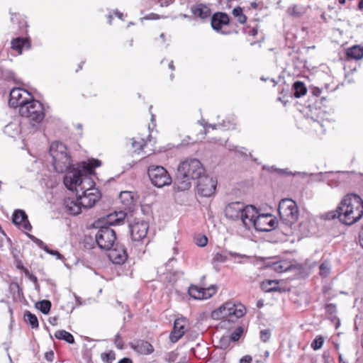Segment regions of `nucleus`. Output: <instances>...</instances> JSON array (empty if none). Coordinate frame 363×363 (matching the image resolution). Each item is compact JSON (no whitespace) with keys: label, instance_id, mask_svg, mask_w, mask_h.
Wrapping results in <instances>:
<instances>
[{"label":"nucleus","instance_id":"f257e3e1","mask_svg":"<svg viewBox=\"0 0 363 363\" xmlns=\"http://www.w3.org/2000/svg\"><path fill=\"white\" fill-rule=\"evenodd\" d=\"M363 216V201L357 194L346 195L335 211L327 212L321 216L323 220L338 218L345 225H350L357 222Z\"/></svg>","mask_w":363,"mask_h":363},{"label":"nucleus","instance_id":"f03ea898","mask_svg":"<svg viewBox=\"0 0 363 363\" xmlns=\"http://www.w3.org/2000/svg\"><path fill=\"white\" fill-rule=\"evenodd\" d=\"M206 169L196 158H187L177 167L174 186L178 191H186L191 188L192 181L197 180L204 175Z\"/></svg>","mask_w":363,"mask_h":363},{"label":"nucleus","instance_id":"7ed1b4c3","mask_svg":"<svg viewBox=\"0 0 363 363\" xmlns=\"http://www.w3.org/2000/svg\"><path fill=\"white\" fill-rule=\"evenodd\" d=\"M101 164L100 160L95 159L89 160L88 162H83L81 169L67 173L64 179L65 185L67 189L73 190L77 189V186H80L82 184H87V182H84V180L89 179L87 176L91 175L94 172V169L99 167Z\"/></svg>","mask_w":363,"mask_h":363},{"label":"nucleus","instance_id":"20e7f679","mask_svg":"<svg viewBox=\"0 0 363 363\" xmlns=\"http://www.w3.org/2000/svg\"><path fill=\"white\" fill-rule=\"evenodd\" d=\"M49 152L52 159V165L57 172L63 173L71 167V159L67 147L59 141L52 142Z\"/></svg>","mask_w":363,"mask_h":363},{"label":"nucleus","instance_id":"39448f33","mask_svg":"<svg viewBox=\"0 0 363 363\" xmlns=\"http://www.w3.org/2000/svg\"><path fill=\"white\" fill-rule=\"evenodd\" d=\"M225 216L232 220H241L245 226V220L252 218L256 213V208L252 205L245 206L240 201L231 202L225 208Z\"/></svg>","mask_w":363,"mask_h":363},{"label":"nucleus","instance_id":"423d86ee","mask_svg":"<svg viewBox=\"0 0 363 363\" xmlns=\"http://www.w3.org/2000/svg\"><path fill=\"white\" fill-rule=\"evenodd\" d=\"M278 222L277 218L270 213L259 214L256 208V213L248 220H245V228L250 229L254 228L257 231L269 232L277 228Z\"/></svg>","mask_w":363,"mask_h":363},{"label":"nucleus","instance_id":"0eeeda50","mask_svg":"<svg viewBox=\"0 0 363 363\" xmlns=\"http://www.w3.org/2000/svg\"><path fill=\"white\" fill-rule=\"evenodd\" d=\"M245 308L242 304L235 305L232 302H227L217 310L211 313V317L216 320H226L233 322L245 314Z\"/></svg>","mask_w":363,"mask_h":363},{"label":"nucleus","instance_id":"6e6552de","mask_svg":"<svg viewBox=\"0 0 363 363\" xmlns=\"http://www.w3.org/2000/svg\"><path fill=\"white\" fill-rule=\"evenodd\" d=\"M278 211L281 221L286 225L291 227L297 222L299 211L296 203L292 199H281Z\"/></svg>","mask_w":363,"mask_h":363},{"label":"nucleus","instance_id":"1a4fd4ad","mask_svg":"<svg viewBox=\"0 0 363 363\" xmlns=\"http://www.w3.org/2000/svg\"><path fill=\"white\" fill-rule=\"evenodd\" d=\"M84 182H87V187L86 184H82L80 186V191L82 194H79V190L77 191V196L81 199V205L84 208H91L97 201L101 198V194L99 191L94 188V182L91 179H86Z\"/></svg>","mask_w":363,"mask_h":363},{"label":"nucleus","instance_id":"9d476101","mask_svg":"<svg viewBox=\"0 0 363 363\" xmlns=\"http://www.w3.org/2000/svg\"><path fill=\"white\" fill-rule=\"evenodd\" d=\"M94 227L99 228L95 235L98 246L105 250H111L116 240V232L108 226L101 225V221H95Z\"/></svg>","mask_w":363,"mask_h":363},{"label":"nucleus","instance_id":"9b49d317","mask_svg":"<svg viewBox=\"0 0 363 363\" xmlns=\"http://www.w3.org/2000/svg\"><path fill=\"white\" fill-rule=\"evenodd\" d=\"M18 112L21 116L36 123H40L44 118L43 104L32 98L19 108Z\"/></svg>","mask_w":363,"mask_h":363},{"label":"nucleus","instance_id":"f8f14e48","mask_svg":"<svg viewBox=\"0 0 363 363\" xmlns=\"http://www.w3.org/2000/svg\"><path fill=\"white\" fill-rule=\"evenodd\" d=\"M147 174L151 183L157 188H162L172 184V177L167 169L162 166H150Z\"/></svg>","mask_w":363,"mask_h":363},{"label":"nucleus","instance_id":"ddd939ff","mask_svg":"<svg viewBox=\"0 0 363 363\" xmlns=\"http://www.w3.org/2000/svg\"><path fill=\"white\" fill-rule=\"evenodd\" d=\"M197 193L201 196L209 197L216 191L217 181L205 173L197 180Z\"/></svg>","mask_w":363,"mask_h":363},{"label":"nucleus","instance_id":"4468645a","mask_svg":"<svg viewBox=\"0 0 363 363\" xmlns=\"http://www.w3.org/2000/svg\"><path fill=\"white\" fill-rule=\"evenodd\" d=\"M31 99L28 91L21 88H14L10 91L9 104L12 107L21 108Z\"/></svg>","mask_w":363,"mask_h":363},{"label":"nucleus","instance_id":"2eb2a0df","mask_svg":"<svg viewBox=\"0 0 363 363\" xmlns=\"http://www.w3.org/2000/svg\"><path fill=\"white\" fill-rule=\"evenodd\" d=\"M217 287L211 285L208 288L199 287L196 285H191L189 288V294L194 299H207L216 294Z\"/></svg>","mask_w":363,"mask_h":363},{"label":"nucleus","instance_id":"dca6fc26","mask_svg":"<svg viewBox=\"0 0 363 363\" xmlns=\"http://www.w3.org/2000/svg\"><path fill=\"white\" fill-rule=\"evenodd\" d=\"M130 235L134 241H140L147 235L148 224L145 221H138L130 225Z\"/></svg>","mask_w":363,"mask_h":363},{"label":"nucleus","instance_id":"f3484780","mask_svg":"<svg viewBox=\"0 0 363 363\" xmlns=\"http://www.w3.org/2000/svg\"><path fill=\"white\" fill-rule=\"evenodd\" d=\"M12 221L20 228H23L28 231L32 229V226L28 219V216L26 212L23 210L18 209L14 211Z\"/></svg>","mask_w":363,"mask_h":363},{"label":"nucleus","instance_id":"a211bd4d","mask_svg":"<svg viewBox=\"0 0 363 363\" xmlns=\"http://www.w3.org/2000/svg\"><path fill=\"white\" fill-rule=\"evenodd\" d=\"M126 217V213L124 211H115L113 213H110L107 215L106 217L102 218L101 219L98 220L97 221H101V225L110 226L114 225H120L121 224L124 219Z\"/></svg>","mask_w":363,"mask_h":363},{"label":"nucleus","instance_id":"6ab92c4d","mask_svg":"<svg viewBox=\"0 0 363 363\" xmlns=\"http://www.w3.org/2000/svg\"><path fill=\"white\" fill-rule=\"evenodd\" d=\"M64 205L66 212L72 216L79 214L83 208L81 205V199L78 196L76 199L68 198L65 199Z\"/></svg>","mask_w":363,"mask_h":363},{"label":"nucleus","instance_id":"aec40b11","mask_svg":"<svg viewBox=\"0 0 363 363\" xmlns=\"http://www.w3.org/2000/svg\"><path fill=\"white\" fill-rule=\"evenodd\" d=\"M229 16L223 12L215 13L211 17V27L216 31H220L223 26L228 25Z\"/></svg>","mask_w":363,"mask_h":363},{"label":"nucleus","instance_id":"412c9836","mask_svg":"<svg viewBox=\"0 0 363 363\" xmlns=\"http://www.w3.org/2000/svg\"><path fill=\"white\" fill-rule=\"evenodd\" d=\"M317 96L313 95L308 100V104L306 107L305 116L315 122L318 118Z\"/></svg>","mask_w":363,"mask_h":363},{"label":"nucleus","instance_id":"4be33fe9","mask_svg":"<svg viewBox=\"0 0 363 363\" xmlns=\"http://www.w3.org/2000/svg\"><path fill=\"white\" fill-rule=\"evenodd\" d=\"M184 319L178 318L175 320L173 331L170 334V340L172 342H177L184 334Z\"/></svg>","mask_w":363,"mask_h":363},{"label":"nucleus","instance_id":"5701e85b","mask_svg":"<svg viewBox=\"0 0 363 363\" xmlns=\"http://www.w3.org/2000/svg\"><path fill=\"white\" fill-rule=\"evenodd\" d=\"M192 13L201 19H206L210 17L211 10L206 4H199L191 7Z\"/></svg>","mask_w":363,"mask_h":363},{"label":"nucleus","instance_id":"b1692460","mask_svg":"<svg viewBox=\"0 0 363 363\" xmlns=\"http://www.w3.org/2000/svg\"><path fill=\"white\" fill-rule=\"evenodd\" d=\"M109 257L113 263L121 264L127 259L128 255L124 248L121 250L113 248L110 252Z\"/></svg>","mask_w":363,"mask_h":363},{"label":"nucleus","instance_id":"393cba45","mask_svg":"<svg viewBox=\"0 0 363 363\" xmlns=\"http://www.w3.org/2000/svg\"><path fill=\"white\" fill-rule=\"evenodd\" d=\"M325 311L328 315V318L334 323L335 329H337L340 325V321L336 316V306L333 303L326 304Z\"/></svg>","mask_w":363,"mask_h":363},{"label":"nucleus","instance_id":"a878e982","mask_svg":"<svg viewBox=\"0 0 363 363\" xmlns=\"http://www.w3.org/2000/svg\"><path fill=\"white\" fill-rule=\"evenodd\" d=\"M119 199L125 208L131 210L134 206L133 193L131 191H121Z\"/></svg>","mask_w":363,"mask_h":363},{"label":"nucleus","instance_id":"bb28decb","mask_svg":"<svg viewBox=\"0 0 363 363\" xmlns=\"http://www.w3.org/2000/svg\"><path fill=\"white\" fill-rule=\"evenodd\" d=\"M327 69H328V67L325 65L322 64L319 65V79H324L328 78V82L325 83V88L326 90L333 91L336 89V86H333V87L330 88V82L333 80L331 77L327 74Z\"/></svg>","mask_w":363,"mask_h":363},{"label":"nucleus","instance_id":"cd10ccee","mask_svg":"<svg viewBox=\"0 0 363 363\" xmlns=\"http://www.w3.org/2000/svg\"><path fill=\"white\" fill-rule=\"evenodd\" d=\"M29 42L24 38H18L11 41V48L18 52L19 54H21L23 48H29Z\"/></svg>","mask_w":363,"mask_h":363},{"label":"nucleus","instance_id":"c85d7f7f","mask_svg":"<svg viewBox=\"0 0 363 363\" xmlns=\"http://www.w3.org/2000/svg\"><path fill=\"white\" fill-rule=\"evenodd\" d=\"M347 56L349 59L360 60L363 57V50L358 45H354L347 50Z\"/></svg>","mask_w":363,"mask_h":363},{"label":"nucleus","instance_id":"c756f323","mask_svg":"<svg viewBox=\"0 0 363 363\" xmlns=\"http://www.w3.org/2000/svg\"><path fill=\"white\" fill-rule=\"evenodd\" d=\"M292 89L294 90V96L296 98H300L307 92L306 86L304 83L301 81L295 82L293 84Z\"/></svg>","mask_w":363,"mask_h":363},{"label":"nucleus","instance_id":"7c9ffc66","mask_svg":"<svg viewBox=\"0 0 363 363\" xmlns=\"http://www.w3.org/2000/svg\"><path fill=\"white\" fill-rule=\"evenodd\" d=\"M278 281L267 279L264 280L261 284V288L265 292H272L278 291Z\"/></svg>","mask_w":363,"mask_h":363},{"label":"nucleus","instance_id":"2f4dec72","mask_svg":"<svg viewBox=\"0 0 363 363\" xmlns=\"http://www.w3.org/2000/svg\"><path fill=\"white\" fill-rule=\"evenodd\" d=\"M135 349L137 351L143 354H149L153 352V347L147 341H140L138 342Z\"/></svg>","mask_w":363,"mask_h":363},{"label":"nucleus","instance_id":"473e14b6","mask_svg":"<svg viewBox=\"0 0 363 363\" xmlns=\"http://www.w3.org/2000/svg\"><path fill=\"white\" fill-rule=\"evenodd\" d=\"M55 337L57 339L63 340L69 344L74 343V338L73 335L69 332H67L66 330H64L56 331V333H55Z\"/></svg>","mask_w":363,"mask_h":363},{"label":"nucleus","instance_id":"72a5a7b5","mask_svg":"<svg viewBox=\"0 0 363 363\" xmlns=\"http://www.w3.org/2000/svg\"><path fill=\"white\" fill-rule=\"evenodd\" d=\"M232 14L237 19V21L243 24L247 21V17L244 14L242 9L240 6H237L233 9L232 11Z\"/></svg>","mask_w":363,"mask_h":363},{"label":"nucleus","instance_id":"f704fd0d","mask_svg":"<svg viewBox=\"0 0 363 363\" xmlns=\"http://www.w3.org/2000/svg\"><path fill=\"white\" fill-rule=\"evenodd\" d=\"M35 308L43 313L48 314L51 308V302L48 300H43L35 303Z\"/></svg>","mask_w":363,"mask_h":363},{"label":"nucleus","instance_id":"c9c22d12","mask_svg":"<svg viewBox=\"0 0 363 363\" xmlns=\"http://www.w3.org/2000/svg\"><path fill=\"white\" fill-rule=\"evenodd\" d=\"M24 318L26 322H28L33 328H38V320L35 315L31 313L30 311H27L24 313Z\"/></svg>","mask_w":363,"mask_h":363},{"label":"nucleus","instance_id":"e433bc0d","mask_svg":"<svg viewBox=\"0 0 363 363\" xmlns=\"http://www.w3.org/2000/svg\"><path fill=\"white\" fill-rule=\"evenodd\" d=\"M331 271V264L326 259L319 265V275L324 277H328Z\"/></svg>","mask_w":363,"mask_h":363},{"label":"nucleus","instance_id":"4c0bfd02","mask_svg":"<svg viewBox=\"0 0 363 363\" xmlns=\"http://www.w3.org/2000/svg\"><path fill=\"white\" fill-rule=\"evenodd\" d=\"M263 169L267 170L269 172H276L279 174H283V175L284 174V175H291V174L296 175V174H301V172L292 173L291 172H289L287 169H278V168L274 167V166H271V167L263 166Z\"/></svg>","mask_w":363,"mask_h":363},{"label":"nucleus","instance_id":"58836bf2","mask_svg":"<svg viewBox=\"0 0 363 363\" xmlns=\"http://www.w3.org/2000/svg\"><path fill=\"white\" fill-rule=\"evenodd\" d=\"M272 268L278 273L287 271L290 268V264L286 262H277L273 264Z\"/></svg>","mask_w":363,"mask_h":363},{"label":"nucleus","instance_id":"ea45409f","mask_svg":"<svg viewBox=\"0 0 363 363\" xmlns=\"http://www.w3.org/2000/svg\"><path fill=\"white\" fill-rule=\"evenodd\" d=\"M243 328L242 327H238L229 336L233 342L238 341L241 337L243 333Z\"/></svg>","mask_w":363,"mask_h":363},{"label":"nucleus","instance_id":"a19ab883","mask_svg":"<svg viewBox=\"0 0 363 363\" xmlns=\"http://www.w3.org/2000/svg\"><path fill=\"white\" fill-rule=\"evenodd\" d=\"M101 357L103 362L106 363H112L115 359V353L112 351L104 352L101 354Z\"/></svg>","mask_w":363,"mask_h":363},{"label":"nucleus","instance_id":"79ce46f5","mask_svg":"<svg viewBox=\"0 0 363 363\" xmlns=\"http://www.w3.org/2000/svg\"><path fill=\"white\" fill-rule=\"evenodd\" d=\"M145 145L146 143L143 139H142L140 141H136L135 140H133L131 143L132 147L133 148L135 152H139L143 148V147Z\"/></svg>","mask_w":363,"mask_h":363},{"label":"nucleus","instance_id":"37998d69","mask_svg":"<svg viewBox=\"0 0 363 363\" xmlns=\"http://www.w3.org/2000/svg\"><path fill=\"white\" fill-rule=\"evenodd\" d=\"M232 340L228 335L223 336L220 340V347L221 349L225 350L228 347Z\"/></svg>","mask_w":363,"mask_h":363},{"label":"nucleus","instance_id":"c03bdc74","mask_svg":"<svg viewBox=\"0 0 363 363\" xmlns=\"http://www.w3.org/2000/svg\"><path fill=\"white\" fill-rule=\"evenodd\" d=\"M200 124L206 130L207 128H211L212 129H217L218 128H227V125H225V123H218V124H211L203 122H200Z\"/></svg>","mask_w":363,"mask_h":363},{"label":"nucleus","instance_id":"a18cd8bd","mask_svg":"<svg viewBox=\"0 0 363 363\" xmlns=\"http://www.w3.org/2000/svg\"><path fill=\"white\" fill-rule=\"evenodd\" d=\"M227 259V255L220 252H216L213 257V261L217 262H225Z\"/></svg>","mask_w":363,"mask_h":363},{"label":"nucleus","instance_id":"49530a36","mask_svg":"<svg viewBox=\"0 0 363 363\" xmlns=\"http://www.w3.org/2000/svg\"><path fill=\"white\" fill-rule=\"evenodd\" d=\"M271 337V331L269 329L262 330L260 331V339L262 342H267Z\"/></svg>","mask_w":363,"mask_h":363},{"label":"nucleus","instance_id":"de8ad7c7","mask_svg":"<svg viewBox=\"0 0 363 363\" xmlns=\"http://www.w3.org/2000/svg\"><path fill=\"white\" fill-rule=\"evenodd\" d=\"M196 243L199 247H204L208 243V239L205 235H199L196 238Z\"/></svg>","mask_w":363,"mask_h":363},{"label":"nucleus","instance_id":"09e8293b","mask_svg":"<svg viewBox=\"0 0 363 363\" xmlns=\"http://www.w3.org/2000/svg\"><path fill=\"white\" fill-rule=\"evenodd\" d=\"M27 235L33 242H34L40 248L44 249L45 246H46L41 240L37 238L34 235L30 234H27Z\"/></svg>","mask_w":363,"mask_h":363},{"label":"nucleus","instance_id":"8fccbe9b","mask_svg":"<svg viewBox=\"0 0 363 363\" xmlns=\"http://www.w3.org/2000/svg\"><path fill=\"white\" fill-rule=\"evenodd\" d=\"M324 363H334L333 359L330 357L328 352H324L322 356Z\"/></svg>","mask_w":363,"mask_h":363},{"label":"nucleus","instance_id":"3c124183","mask_svg":"<svg viewBox=\"0 0 363 363\" xmlns=\"http://www.w3.org/2000/svg\"><path fill=\"white\" fill-rule=\"evenodd\" d=\"M114 343L118 349H121V350L123 349V340H122L121 336L118 334H117L115 337Z\"/></svg>","mask_w":363,"mask_h":363},{"label":"nucleus","instance_id":"603ef678","mask_svg":"<svg viewBox=\"0 0 363 363\" xmlns=\"http://www.w3.org/2000/svg\"><path fill=\"white\" fill-rule=\"evenodd\" d=\"M45 252H47L48 253L50 254V255H55L57 256V259H61L62 258V255L57 252V251H55V250H50L47 245L45 246V248L43 249Z\"/></svg>","mask_w":363,"mask_h":363},{"label":"nucleus","instance_id":"864d4df0","mask_svg":"<svg viewBox=\"0 0 363 363\" xmlns=\"http://www.w3.org/2000/svg\"><path fill=\"white\" fill-rule=\"evenodd\" d=\"M45 358L48 361V362H52L53 360V358H54V352L52 351H49V352H47L45 354Z\"/></svg>","mask_w":363,"mask_h":363},{"label":"nucleus","instance_id":"5fc2aeb1","mask_svg":"<svg viewBox=\"0 0 363 363\" xmlns=\"http://www.w3.org/2000/svg\"><path fill=\"white\" fill-rule=\"evenodd\" d=\"M252 361V357L250 355L244 356L240 360V363H250Z\"/></svg>","mask_w":363,"mask_h":363},{"label":"nucleus","instance_id":"6e6d98bb","mask_svg":"<svg viewBox=\"0 0 363 363\" xmlns=\"http://www.w3.org/2000/svg\"><path fill=\"white\" fill-rule=\"evenodd\" d=\"M145 18L147 19V20H155V19L159 18V16H158L157 14L150 13V15H148L146 17H145Z\"/></svg>","mask_w":363,"mask_h":363},{"label":"nucleus","instance_id":"4d7b16f0","mask_svg":"<svg viewBox=\"0 0 363 363\" xmlns=\"http://www.w3.org/2000/svg\"><path fill=\"white\" fill-rule=\"evenodd\" d=\"M311 347L314 350H318V337H315L311 343Z\"/></svg>","mask_w":363,"mask_h":363},{"label":"nucleus","instance_id":"13d9d810","mask_svg":"<svg viewBox=\"0 0 363 363\" xmlns=\"http://www.w3.org/2000/svg\"><path fill=\"white\" fill-rule=\"evenodd\" d=\"M49 323L52 325H56L57 323V317H50L48 319Z\"/></svg>","mask_w":363,"mask_h":363},{"label":"nucleus","instance_id":"bf43d9fd","mask_svg":"<svg viewBox=\"0 0 363 363\" xmlns=\"http://www.w3.org/2000/svg\"><path fill=\"white\" fill-rule=\"evenodd\" d=\"M318 175H319V181L323 179V177L326 176V175H333V174L332 172H325V173H322V172H319L318 173Z\"/></svg>","mask_w":363,"mask_h":363},{"label":"nucleus","instance_id":"052dcab7","mask_svg":"<svg viewBox=\"0 0 363 363\" xmlns=\"http://www.w3.org/2000/svg\"><path fill=\"white\" fill-rule=\"evenodd\" d=\"M118 363H133L132 362V360L129 358H123L122 359H121Z\"/></svg>","mask_w":363,"mask_h":363},{"label":"nucleus","instance_id":"680f3d73","mask_svg":"<svg viewBox=\"0 0 363 363\" xmlns=\"http://www.w3.org/2000/svg\"><path fill=\"white\" fill-rule=\"evenodd\" d=\"M324 342V339L322 336L319 335V349L321 348Z\"/></svg>","mask_w":363,"mask_h":363},{"label":"nucleus","instance_id":"e2e57ef3","mask_svg":"<svg viewBox=\"0 0 363 363\" xmlns=\"http://www.w3.org/2000/svg\"><path fill=\"white\" fill-rule=\"evenodd\" d=\"M330 289V286H323V294H326Z\"/></svg>","mask_w":363,"mask_h":363},{"label":"nucleus","instance_id":"0e129e2a","mask_svg":"<svg viewBox=\"0 0 363 363\" xmlns=\"http://www.w3.org/2000/svg\"><path fill=\"white\" fill-rule=\"evenodd\" d=\"M359 244L363 248V233L359 235Z\"/></svg>","mask_w":363,"mask_h":363},{"label":"nucleus","instance_id":"69168bd1","mask_svg":"<svg viewBox=\"0 0 363 363\" xmlns=\"http://www.w3.org/2000/svg\"><path fill=\"white\" fill-rule=\"evenodd\" d=\"M250 6L252 9H256L258 6V4L254 1L250 4Z\"/></svg>","mask_w":363,"mask_h":363},{"label":"nucleus","instance_id":"338daca9","mask_svg":"<svg viewBox=\"0 0 363 363\" xmlns=\"http://www.w3.org/2000/svg\"><path fill=\"white\" fill-rule=\"evenodd\" d=\"M358 8L359 9H363V0H360L359 4H358Z\"/></svg>","mask_w":363,"mask_h":363},{"label":"nucleus","instance_id":"774afa93","mask_svg":"<svg viewBox=\"0 0 363 363\" xmlns=\"http://www.w3.org/2000/svg\"><path fill=\"white\" fill-rule=\"evenodd\" d=\"M116 15L121 19H122V17H123V13L116 11Z\"/></svg>","mask_w":363,"mask_h":363}]
</instances>
